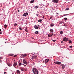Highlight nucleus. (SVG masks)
I'll use <instances>...</instances> for the list:
<instances>
[{
  "label": "nucleus",
  "instance_id": "4",
  "mask_svg": "<svg viewBox=\"0 0 74 74\" xmlns=\"http://www.w3.org/2000/svg\"><path fill=\"white\" fill-rule=\"evenodd\" d=\"M53 33L52 32L50 34H49L48 35V37H51V36H52L53 35Z\"/></svg>",
  "mask_w": 74,
  "mask_h": 74
},
{
  "label": "nucleus",
  "instance_id": "37",
  "mask_svg": "<svg viewBox=\"0 0 74 74\" xmlns=\"http://www.w3.org/2000/svg\"><path fill=\"white\" fill-rule=\"evenodd\" d=\"M17 55H15L14 56V57H16V56Z\"/></svg>",
  "mask_w": 74,
  "mask_h": 74
},
{
  "label": "nucleus",
  "instance_id": "18",
  "mask_svg": "<svg viewBox=\"0 0 74 74\" xmlns=\"http://www.w3.org/2000/svg\"><path fill=\"white\" fill-rule=\"evenodd\" d=\"M35 34H38V31H36L35 32Z\"/></svg>",
  "mask_w": 74,
  "mask_h": 74
},
{
  "label": "nucleus",
  "instance_id": "43",
  "mask_svg": "<svg viewBox=\"0 0 74 74\" xmlns=\"http://www.w3.org/2000/svg\"><path fill=\"white\" fill-rule=\"evenodd\" d=\"M61 43H62L63 42V41H61Z\"/></svg>",
  "mask_w": 74,
  "mask_h": 74
},
{
  "label": "nucleus",
  "instance_id": "6",
  "mask_svg": "<svg viewBox=\"0 0 74 74\" xmlns=\"http://www.w3.org/2000/svg\"><path fill=\"white\" fill-rule=\"evenodd\" d=\"M37 56H34L32 58V59L33 60L34 59H37Z\"/></svg>",
  "mask_w": 74,
  "mask_h": 74
},
{
  "label": "nucleus",
  "instance_id": "28",
  "mask_svg": "<svg viewBox=\"0 0 74 74\" xmlns=\"http://www.w3.org/2000/svg\"><path fill=\"white\" fill-rule=\"evenodd\" d=\"M34 1L33 0V1H31L30 2L31 3H33V2H34Z\"/></svg>",
  "mask_w": 74,
  "mask_h": 74
},
{
  "label": "nucleus",
  "instance_id": "32",
  "mask_svg": "<svg viewBox=\"0 0 74 74\" xmlns=\"http://www.w3.org/2000/svg\"><path fill=\"white\" fill-rule=\"evenodd\" d=\"M53 42H54L56 41V40H52Z\"/></svg>",
  "mask_w": 74,
  "mask_h": 74
},
{
  "label": "nucleus",
  "instance_id": "41",
  "mask_svg": "<svg viewBox=\"0 0 74 74\" xmlns=\"http://www.w3.org/2000/svg\"><path fill=\"white\" fill-rule=\"evenodd\" d=\"M72 47V46H69V48H71Z\"/></svg>",
  "mask_w": 74,
  "mask_h": 74
},
{
  "label": "nucleus",
  "instance_id": "25",
  "mask_svg": "<svg viewBox=\"0 0 74 74\" xmlns=\"http://www.w3.org/2000/svg\"><path fill=\"white\" fill-rule=\"evenodd\" d=\"M50 32H53V30L52 29H51L50 30Z\"/></svg>",
  "mask_w": 74,
  "mask_h": 74
},
{
  "label": "nucleus",
  "instance_id": "26",
  "mask_svg": "<svg viewBox=\"0 0 74 74\" xmlns=\"http://www.w3.org/2000/svg\"><path fill=\"white\" fill-rule=\"evenodd\" d=\"M38 8V6H36L35 7V8Z\"/></svg>",
  "mask_w": 74,
  "mask_h": 74
},
{
  "label": "nucleus",
  "instance_id": "16",
  "mask_svg": "<svg viewBox=\"0 0 74 74\" xmlns=\"http://www.w3.org/2000/svg\"><path fill=\"white\" fill-rule=\"evenodd\" d=\"M8 65L9 67H11L12 66V65L11 64H8Z\"/></svg>",
  "mask_w": 74,
  "mask_h": 74
},
{
  "label": "nucleus",
  "instance_id": "13",
  "mask_svg": "<svg viewBox=\"0 0 74 74\" xmlns=\"http://www.w3.org/2000/svg\"><path fill=\"white\" fill-rule=\"evenodd\" d=\"M34 27L35 29H38V27L36 25L34 26Z\"/></svg>",
  "mask_w": 74,
  "mask_h": 74
},
{
  "label": "nucleus",
  "instance_id": "9",
  "mask_svg": "<svg viewBox=\"0 0 74 74\" xmlns=\"http://www.w3.org/2000/svg\"><path fill=\"white\" fill-rule=\"evenodd\" d=\"M52 1H53V2H54V3H57L59 2V1L58 0H53Z\"/></svg>",
  "mask_w": 74,
  "mask_h": 74
},
{
  "label": "nucleus",
  "instance_id": "50",
  "mask_svg": "<svg viewBox=\"0 0 74 74\" xmlns=\"http://www.w3.org/2000/svg\"><path fill=\"white\" fill-rule=\"evenodd\" d=\"M57 14H58V13H57Z\"/></svg>",
  "mask_w": 74,
  "mask_h": 74
},
{
  "label": "nucleus",
  "instance_id": "7",
  "mask_svg": "<svg viewBox=\"0 0 74 74\" xmlns=\"http://www.w3.org/2000/svg\"><path fill=\"white\" fill-rule=\"evenodd\" d=\"M54 63L55 64H60L61 63V62H54Z\"/></svg>",
  "mask_w": 74,
  "mask_h": 74
},
{
  "label": "nucleus",
  "instance_id": "35",
  "mask_svg": "<svg viewBox=\"0 0 74 74\" xmlns=\"http://www.w3.org/2000/svg\"><path fill=\"white\" fill-rule=\"evenodd\" d=\"M53 17H50V19H51Z\"/></svg>",
  "mask_w": 74,
  "mask_h": 74
},
{
  "label": "nucleus",
  "instance_id": "5",
  "mask_svg": "<svg viewBox=\"0 0 74 74\" xmlns=\"http://www.w3.org/2000/svg\"><path fill=\"white\" fill-rule=\"evenodd\" d=\"M49 61V60L48 59H47L45 60V64L47 63Z\"/></svg>",
  "mask_w": 74,
  "mask_h": 74
},
{
  "label": "nucleus",
  "instance_id": "44",
  "mask_svg": "<svg viewBox=\"0 0 74 74\" xmlns=\"http://www.w3.org/2000/svg\"><path fill=\"white\" fill-rule=\"evenodd\" d=\"M18 12H19L20 11H19V10H18V11H17Z\"/></svg>",
  "mask_w": 74,
  "mask_h": 74
},
{
  "label": "nucleus",
  "instance_id": "14",
  "mask_svg": "<svg viewBox=\"0 0 74 74\" xmlns=\"http://www.w3.org/2000/svg\"><path fill=\"white\" fill-rule=\"evenodd\" d=\"M62 23H64V22L62 21H61L59 22V24L60 25V24H62Z\"/></svg>",
  "mask_w": 74,
  "mask_h": 74
},
{
  "label": "nucleus",
  "instance_id": "34",
  "mask_svg": "<svg viewBox=\"0 0 74 74\" xmlns=\"http://www.w3.org/2000/svg\"><path fill=\"white\" fill-rule=\"evenodd\" d=\"M25 30L26 32H27V29H25Z\"/></svg>",
  "mask_w": 74,
  "mask_h": 74
},
{
  "label": "nucleus",
  "instance_id": "8",
  "mask_svg": "<svg viewBox=\"0 0 74 74\" xmlns=\"http://www.w3.org/2000/svg\"><path fill=\"white\" fill-rule=\"evenodd\" d=\"M23 62L24 63V64H26L27 65V62L25 60L23 59Z\"/></svg>",
  "mask_w": 74,
  "mask_h": 74
},
{
  "label": "nucleus",
  "instance_id": "39",
  "mask_svg": "<svg viewBox=\"0 0 74 74\" xmlns=\"http://www.w3.org/2000/svg\"><path fill=\"white\" fill-rule=\"evenodd\" d=\"M2 34V32H0V34Z\"/></svg>",
  "mask_w": 74,
  "mask_h": 74
},
{
  "label": "nucleus",
  "instance_id": "36",
  "mask_svg": "<svg viewBox=\"0 0 74 74\" xmlns=\"http://www.w3.org/2000/svg\"><path fill=\"white\" fill-rule=\"evenodd\" d=\"M69 43H71V41L70 40L69 41Z\"/></svg>",
  "mask_w": 74,
  "mask_h": 74
},
{
  "label": "nucleus",
  "instance_id": "48",
  "mask_svg": "<svg viewBox=\"0 0 74 74\" xmlns=\"http://www.w3.org/2000/svg\"><path fill=\"white\" fill-rule=\"evenodd\" d=\"M24 66H26V65H24Z\"/></svg>",
  "mask_w": 74,
  "mask_h": 74
},
{
  "label": "nucleus",
  "instance_id": "31",
  "mask_svg": "<svg viewBox=\"0 0 74 74\" xmlns=\"http://www.w3.org/2000/svg\"><path fill=\"white\" fill-rule=\"evenodd\" d=\"M17 25H18V24H17L16 23L14 24V26H17Z\"/></svg>",
  "mask_w": 74,
  "mask_h": 74
},
{
  "label": "nucleus",
  "instance_id": "1",
  "mask_svg": "<svg viewBox=\"0 0 74 74\" xmlns=\"http://www.w3.org/2000/svg\"><path fill=\"white\" fill-rule=\"evenodd\" d=\"M32 70L34 74H38V71L36 68H33Z\"/></svg>",
  "mask_w": 74,
  "mask_h": 74
},
{
  "label": "nucleus",
  "instance_id": "45",
  "mask_svg": "<svg viewBox=\"0 0 74 74\" xmlns=\"http://www.w3.org/2000/svg\"><path fill=\"white\" fill-rule=\"evenodd\" d=\"M64 26H65L66 27V26L65 25V24L64 25Z\"/></svg>",
  "mask_w": 74,
  "mask_h": 74
},
{
  "label": "nucleus",
  "instance_id": "27",
  "mask_svg": "<svg viewBox=\"0 0 74 74\" xmlns=\"http://www.w3.org/2000/svg\"><path fill=\"white\" fill-rule=\"evenodd\" d=\"M63 33V31H61L60 32V34H62V33Z\"/></svg>",
  "mask_w": 74,
  "mask_h": 74
},
{
  "label": "nucleus",
  "instance_id": "15",
  "mask_svg": "<svg viewBox=\"0 0 74 74\" xmlns=\"http://www.w3.org/2000/svg\"><path fill=\"white\" fill-rule=\"evenodd\" d=\"M50 26L51 27L53 26H54V24H53V23H51V24H50Z\"/></svg>",
  "mask_w": 74,
  "mask_h": 74
},
{
  "label": "nucleus",
  "instance_id": "30",
  "mask_svg": "<svg viewBox=\"0 0 74 74\" xmlns=\"http://www.w3.org/2000/svg\"><path fill=\"white\" fill-rule=\"evenodd\" d=\"M69 9H69V8H67L66 9V10H69Z\"/></svg>",
  "mask_w": 74,
  "mask_h": 74
},
{
  "label": "nucleus",
  "instance_id": "38",
  "mask_svg": "<svg viewBox=\"0 0 74 74\" xmlns=\"http://www.w3.org/2000/svg\"><path fill=\"white\" fill-rule=\"evenodd\" d=\"M36 16H38V14H36Z\"/></svg>",
  "mask_w": 74,
  "mask_h": 74
},
{
  "label": "nucleus",
  "instance_id": "17",
  "mask_svg": "<svg viewBox=\"0 0 74 74\" xmlns=\"http://www.w3.org/2000/svg\"><path fill=\"white\" fill-rule=\"evenodd\" d=\"M8 55H9V56H13V55H14V54H9Z\"/></svg>",
  "mask_w": 74,
  "mask_h": 74
},
{
  "label": "nucleus",
  "instance_id": "33",
  "mask_svg": "<svg viewBox=\"0 0 74 74\" xmlns=\"http://www.w3.org/2000/svg\"><path fill=\"white\" fill-rule=\"evenodd\" d=\"M3 58V57H0V60H1V59H2Z\"/></svg>",
  "mask_w": 74,
  "mask_h": 74
},
{
  "label": "nucleus",
  "instance_id": "24",
  "mask_svg": "<svg viewBox=\"0 0 74 74\" xmlns=\"http://www.w3.org/2000/svg\"><path fill=\"white\" fill-rule=\"evenodd\" d=\"M27 56V55L25 54H24L23 55V56L24 57H25V56Z\"/></svg>",
  "mask_w": 74,
  "mask_h": 74
},
{
  "label": "nucleus",
  "instance_id": "10",
  "mask_svg": "<svg viewBox=\"0 0 74 74\" xmlns=\"http://www.w3.org/2000/svg\"><path fill=\"white\" fill-rule=\"evenodd\" d=\"M27 15H28V13L26 12L23 15V16H27Z\"/></svg>",
  "mask_w": 74,
  "mask_h": 74
},
{
  "label": "nucleus",
  "instance_id": "19",
  "mask_svg": "<svg viewBox=\"0 0 74 74\" xmlns=\"http://www.w3.org/2000/svg\"><path fill=\"white\" fill-rule=\"evenodd\" d=\"M21 70L22 71H24V68H22L21 69Z\"/></svg>",
  "mask_w": 74,
  "mask_h": 74
},
{
  "label": "nucleus",
  "instance_id": "29",
  "mask_svg": "<svg viewBox=\"0 0 74 74\" xmlns=\"http://www.w3.org/2000/svg\"><path fill=\"white\" fill-rule=\"evenodd\" d=\"M64 20H65V21H67V18H64Z\"/></svg>",
  "mask_w": 74,
  "mask_h": 74
},
{
  "label": "nucleus",
  "instance_id": "20",
  "mask_svg": "<svg viewBox=\"0 0 74 74\" xmlns=\"http://www.w3.org/2000/svg\"><path fill=\"white\" fill-rule=\"evenodd\" d=\"M38 22H42V20L41 19H39L38 21Z\"/></svg>",
  "mask_w": 74,
  "mask_h": 74
},
{
  "label": "nucleus",
  "instance_id": "12",
  "mask_svg": "<svg viewBox=\"0 0 74 74\" xmlns=\"http://www.w3.org/2000/svg\"><path fill=\"white\" fill-rule=\"evenodd\" d=\"M17 74H19L21 73V71L18 70H17Z\"/></svg>",
  "mask_w": 74,
  "mask_h": 74
},
{
  "label": "nucleus",
  "instance_id": "46",
  "mask_svg": "<svg viewBox=\"0 0 74 74\" xmlns=\"http://www.w3.org/2000/svg\"><path fill=\"white\" fill-rule=\"evenodd\" d=\"M1 29H0V32H1Z\"/></svg>",
  "mask_w": 74,
  "mask_h": 74
},
{
  "label": "nucleus",
  "instance_id": "23",
  "mask_svg": "<svg viewBox=\"0 0 74 74\" xmlns=\"http://www.w3.org/2000/svg\"><path fill=\"white\" fill-rule=\"evenodd\" d=\"M18 64L19 66H21L22 65V63L21 62H20L18 63Z\"/></svg>",
  "mask_w": 74,
  "mask_h": 74
},
{
  "label": "nucleus",
  "instance_id": "2",
  "mask_svg": "<svg viewBox=\"0 0 74 74\" xmlns=\"http://www.w3.org/2000/svg\"><path fill=\"white\" fill-rule=\"evenodd\" d=\"M13 66L16 68V66H17V62L16 61H14L13 64Z\"/></svg>",
  "mask_w": 74,
  "mask_h": 74
},
{
  "label": "nucleus",
  "instance_id": "21",
  "mask_svg": "<svg viewBox=\"0 0 74 74\" xmlns=\"http://www.w3.org/2000/svg\"><path fill=\"white\" fill-rule=\"evenodd\" d=\"M4 28H5V29H6V28H7V25L6 24L4 25Z\"/></svg>",
  "mask_w": 74,
  "mask_h": 74
},
{
  "label": "nucleus",
  "instance_id": "42",
  "mask_svg": "<svg viewBox=\"0 0 74 74\" xmlns=\"http://www.w3.org/2000/svg\"><path fill=\"white\" fill-rule=\"evenodd\" d=\"M1 60H0V63H1Z\"/></svg>",
  "mask_w": 74,
  "mask_h": 74
},
{
  "label": "nucleus",
  "instance_id": "49",
  "mask_svg": "<svg viewBox=\"0 0 74 74\" xmlns=\"http://www.w3.org/2000/svg\"><path fill=\"white\" fill-rule=\"evenodd\" d=\"M42 18H44V16H43Z\"/></svg>",
  "mask_w": 74,
  "mask_h": 74
},
{
  "label": "nucleus",
  "instance_id": "3",
  "mask_svg": "<svg viewBox=\"0 0 74 74\" xmlns=\"http://www.w3.org/2000/svg\"><path fill=\"white\" fill-rule=\"evenodd\" d=\"M68 38H66V37H65L64 38H63V40L64 41H66V42H67V41H68Z\"/></svg>",
  "mask_w": 74,
  "mask_h": 74
},
{
  "label": "nucleus",
  "instance_id": "40",
  "mask_svg": "<svg viewBox=\"0 0 74 74\" xmlns=\"http://www.w3.org/2000/svg\"><path fill=\"white\" fill-rule=\"evenodd\" d=\"M5 73H7V72H4V74H5Z\"/></svg>",
  "mask_w": 74,
  "mask_h": 74
},
{
  "label": "nucleus",
  "instance_id": "51",
  "mask_svg": "<svg viewBox=\"0 0 74 74\" xmlns=\"http://www.w3.org/2000/svg\"><path fill=\"white\" fill-rule=\"evenodd\" d=\"M38 26H39V25H38Z\"/></svg>",
  "mask_w": 74,
  "mask_h": 74
},
{
  "label": "nucleus",
  "instance_id": "47",
  "mask_svg": "<svg viewBox=\"0 0 74 74\" xmlns=\"http://www.w3.org/2000/svg\"><path fill=\"white\" fill-rule=\"evenodd\" d=\"M22 65H24V64H22Z\"/></svg>",
  "mask_w": 74,
  "mask_h": 74
},
{
  "label": "nucleus",
  "instance_id": "11",
  "mask_svg": "<svg viewBox=\"0 0 74 74\" xmlns=\"http://www.w3.org/2000/svg\"><path fill=\"white\" fill-rule=\"evenodd\" d=\"M62 68L63 69H64L65 68V65L63 64H62L61 65Z\"/></svg>",
  "mask_w": 74,
  "mask_h": 74
},
{
  "label": "nucleus",
  "instance_id": "22",
  "mask_svg": "<svg viewBox=\"0 0 74 74\" xmlns=\"http://www.w3.org/2000/svg\"><path fill=\"white\" fill-rule=\"evenodd\" d=\"M19 29L20 30H22V29L21 27H19Z\"/></svg>",
  "mask_w": 74,
  "mask_h": 74
}]
</instances>
